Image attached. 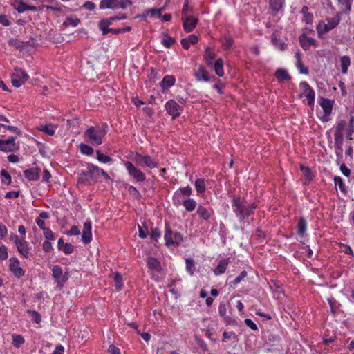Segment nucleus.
<instances>
[{"mask_svg":"<svg viewBox=\"0 0 354 354\" xmlns=\"http://www.w3.org/2000/svg\"><path fill=\"white\" fill-rule=\"evenodd\" d=\"M196 80L198 82H212L216 78L214 75H210L208 71L203 66H200L194 73Z\"/></svg>","mask_w":354,"mask_h":354,"instance_id":"obj_13","label":"nucleus"},{"mask_svg":"<svg viewBox=\"0 0 354 354\" xmlns=\"http://www.w3.org/2000/svg\"><path fill=\"white\" fill-rule=\"evenodd\" d=\"M1 176L3 178L1 179V183L4 185H8L11 183V176L10 174L6 171L5 169H2L1 171Z\"/></svg>","mask_w":354,"mask_h":354,"instance_id":"obj_48","label":"nucleus"},{"mask_svg":"<svg viewBox=\"0 0 354 354\" xmlns=\"http://www.w3.org/2000/svg\"><path fill=\"white\" fill-rule=\"evenodd\" d=\"M16 138L14 136L8 138L7 140H2L0 145V151L3 152H12L19 149L18 145L15 142Z\"/></svg>","mask_w":354,"mask_h":354,"instance_id":"obj_14","label":"nucleus"},{"mask_svg":"<svg viewBox=\"0 0 354 354\" xmlns=\"http://www.w3.org/2000/svg\"><path fill=\"white\" fill-rule=\"evenodd\" d=\"M41 169L39 167H32L24 171L25 177L29 181L38 180L40 178Z\"/></svg>","mask_w":354,"mask_h":354,"instance_id":"obj_21","label":"nucleus"},{"mask_svg":"<svg viewBox=\"0 0 354 354\" xmlns=\"http://www.w3.org/2000/svg\"><path fill=\"white\" fill-rule=\"evenodd\" d=\"M80 22V20L78 18H71L68 17L66 21L63 23V25L68 26H72L73 27L77 26Z\"/></svg>","mask_w":354,"mask_h":354,"instance_id":"obj_54","label":"nucleus"},{"mask_svg":"<svg viewBox=\"0 0 354 354\" xmlns=\"http://www.w3.org/2000/svg\"><path fill=\"white\" fill-rule=\"evenodd\" d=\"M147 266L149 269V272L150 274L153 275V278L154 275H158L162 271L160 262L155 257H148L147 259Z\"/></svg>","mask_w":354,"mask_h":354,"instance_id":"obj_12","label":"nucleus"},{"mask_svg":"<svg viewBox=\"0 0 354 354\" xmlns=\"http://www.w3.org/2000/svg\"><path fill=\"white\" fill-rule=\"evenodd\" d=\"M296 67L301 74L308 75L309 73L308 68L304 66L303 62L296 63Z\"/></svg>","mask_w":354,"mask_h":354,"instance_id":"obj_59","label":"nucleus"},{"mask_svg":"<svg viewBox=\"0 0 354 354\" xmlns=\"http://www.w3.org/2000/svg\"><path fill=\"white\" fill-rule=\"evenodd\" d=\"M299 86L304 89L301 97L302 95L305 96L308 101V105L313 107L314 106L315 99V92L314 89L306 81L301 82L299 83Z\"/></svg>","mask_w":354,"mask_h":354,"instance_id":"obj_11","label":"nucleus"},{"mask_svg":"<svg viewBox=\"0 0 354 354\" xmlns=\"http://www.w3.org/2000/svg\"><path fill=\"white\" fill-rule=\"evenodd\" d=\"M125 168L128 174L138 183H143L146 180L145 174L137 166L136 163L131 161L124 162Z\"/></svg>","mask_w":354,"mask_h":354,"instance_id":"obj_4","label":"nucleus"},{"mask_svg":"<svg viewBox=\"0 0 354 354\" xmlns=\"http://www.w3.org/2000/svg\"><path fill=\"white\" fill-rule=\"evenodd\" d=\"M183 205L185 209L189 212H193L196 207V202L194 198H186L180 201V205Z\"/></svg>","mask_w":354,"mask_h":354,"instance_id":"obj_31","label":"nucleus"},{"mask_svg":"<svg viewBox=\"0 0 354 354\" xmlns=\"http://www.w3.org/2000/svg\"><path fill=\"white\" fill-rule=\"evenodd\" d=\"M274 76L279 82L284 80L288 81L291 79L290 75L286 69L283 68L277 69L274 73Z\"/></svg>","mask_w":354,"mask_h":354,"instance_id":"obj_35","label":"nucleus"},{"mask_svg":"<svg viewBox=\"0 0 354 354\" xmlns=\"http://www.w3.org/2000/svg\"><path fill=\"white\" fill-rule=\"evenodd\" d=\"M341 71L343 74H346L351 64V60L349 56L344 55L339 58Z\"/></svg>","mask_w":354,"mask_h":354,"instance_id":"obj_33","label":"nucleus"},{"mask_svg":"<svg viewBox=\"0 0 354 354\" xmlns=\"http://www.w3.org/2000/svg\"><path fill=\"white\" fill-rule=\"evenodd\" d=\"M272 43L281 51H284L286 49L287 45L282 40L277 38L275 35L272 36Z\"/></svg>","mask_w":354,"mask_h":354,"instance_id":"obj_40","label":"nucleus"},{"mask_svg":"<svg viewBox=\"0 0 354 354\" xmlns=\"http://www.w3.org/2000/svg\"><path fill=\"white\" fill-rule=\"evenodd\" d=\"M245 325L254 331L258 330V327L256 324L250 319H245L244 320Z\"/></svg>","mask_w":354,"mask_h":354,"instance_id":"obj_62","label":"nucleus"},{"mask_svg":"<svg viewBox=\"0 0 354 354\" xmlns=\"http://www.w3.org/2000/svg\"><path fill=\"white\" fill-rule=\"evenodd\" d=\"M216 54L215 52L209 46L205 48V52L203 55L204 60L208 66L213 65V61L215 59Z\"/></svg>","mask_w":354,"mask_h":354,"instance_id":"obj_26","label":"nucleus"},{"mask_svg":"<svg viewBox=\"0 0 354 354\" xmlns=\"http://www.w3.org/2000/svg\"><path fill=\"white\" fill-rule=\"evenodd\" d=\"M307 227L308 222L306 219L304 217H300L296 226L297 233L300 238H304L306 236Z\"/></svg>","mask_w":354,"mask_h":354,"instance_id":"obj_22","label":"nucleus"},{"mask_svg":"<svg viewBox=\"0 0 354 354\" xmlns=\"http://www.w3.org/2000/svg\"><path fill=\"white\" fill-rule=\"evenodd\" d=\"M186 270L191 275H194L195 272V263L192 259H186Z\"/></svg>","mask_w":354,"mask_h":354,"instance_id":"obj_42","label":"nucleus"},{"mask_svg":"<svg viewBox=\"0 0 354 354\" xmlns=\"http://www.w3.org/2000/svg\"><path fill=\"white\" fill-rule=\"evenodd\" d=\"M192 194V188L189 185L180 187L173 194V203L176 206L180 205V201L184 200L183 198L187 197L188 198Z\"/></svg>","mask_w":354,"mask_h":354,"instance_id":"obj_7","label":"nucleus"},{"mask_svg":"<svg viewBox=\"0 0 354 354\" xmlns=\"http://www.w3.org/2000/svg\"><path fill=\"white\" fill-rule=\"evenodd\" d=\"M231 203L233 212L240 222H245L249 216L254 215L257 207L256 203H248L241 196L234 197Z\"/></svg>","mask_w":354,"mask_h":354,"instance_id":"obj_1","label":"nucleus"},{"mask_svg":"<svg viewBox=\"0 0 354 354\" xmlns=\"http://www.w3.org/2000/svg\"><path fill=\"white\" fill-rule=\"evenodd\" d=\"M198 41V37L196 35H189L187 37L183 38L180 41V44L183 48L185 50H188L190 47V44H196Z\"/></svg>","mask_w":354,"mask_h":354,"instance_id":"obj_28","label":"nucleus"},{"mask_svg":"<svg viewBox=\"0 0 354 354\" xmlns=\"http://www.w3.org/2000/svg\"><path fill=\"white\" fill-rule=\"evenodd\" d=\"M28 75L23 69L15 68L11 75L12 84L15 87L19 88L28 80Z\"/></svg>","mask_w":354,"mask_h":354,"instance_id":"obj_6","label":"nucleus"},{"mask_svg":"<svg viewBox=\"0 0 354 354\" xmlns=\"http://www.w3.org/2000/svg\"><path fill=\"white\" fill-rule=\"evenodd\" d=\"M161 236V231L158 227L152 228L151 232V239L155 241H158V239Z\"/></svg>","mask_w":354,"mask_h":354,"instance_id":"obj_57","label":"nucleus"},{"mask_svg":"<svg viewBox=\"0 0 354 354\" xmlns=\"http://www.w3.org/2000/svg\"><path fill=\"white\" fill-rule=\"evenodd\" d=\"M309 8L306 6H304L301 8V12L303 15L302 21L306 24H311L313 21V15L308 11Z\"/></svg>","mask_w":354,"mask_h":354,"instance_id":"obj_36","label":"nucleus"},{"mask_svg":"<svg viewBox=\"0 0 354 354\" xmlns=\"http://www.w3.org/2000/svg\"><path fill=\"white\" fill-rule=\"evenodd\" d=\"M175 42H176V40L174 38L171 37L167 35H165V37L162 38V39L161 41V44L166 48H169Z\"/></svg>","mask_w":354,"mask_h":354,"instance_id":"obj_47","label":"nucleus"},{"mask_svg":"<svg viewBox=\"0 0 354 354\" xmlns=\"http://www.w3.org/2000/svg\"><path fill=\"white\" fill-rule=\"evenodd\" d=\"M24 343V339L22 336L15 335L13 337L12 344L15 347L19 348Z\"/></svg>","mask_w":354,"mask_h":354,"instance_id":"obj_58","label":"nucleus"},{"mask_svg":"<svg viewBox=\"0 0 354 354\" xmlns=\"http://www.w3.org/2000/svg\"><path fill=\"white\" fill-rule=\"evenodd\" d=\"M111 24L110 19H103L99 22V28L102 30L103 35H106L111 32L109 25Z\"/></svg>","mask_w":354,"mask_h":354,"instance_id":"obj_38","label":"nucleus"},{"mask_svg":"<svg viewBox=\"0 0 354 354\" xmlns=\"http://www.w3.org/2000/svg\"><path fill=\"white\" fill-rule=\"evenodd\" d=\"M40 131L46 133V134H48L49 136H53L55 133V128L54 125L49 124L42 127L40 129Z\"/></svg>","mask_w":354,"mask_h":354,"instance_id":"obj_49","label":"nucleus"},{"mask_svg":"<svg viewBox=\"0 0 354 354\" xmlns=\"http://www.w3.org/2000/svg\"><path fill=\"white\" fill-rule=\"evenodd\" d=\"M52 276L59 286H63L69 277L68 269L63 272L62 268L59 266H55L52 269Z\"/></svg>","mask_w":354,"mask_h":354,"instance_id":"obj_9","label":"nucleus"},{"mask_svg":"<svg viewBox=\"0 0 354 354\" xmlns=\"http://www.w3.org/2000/svg\"><path fill=\"white\" fill-rule=\"evenodd\" d=\"M130 5H131V1L130 0H112V10H114L115 8H126Z\"/></svg>","mask_w":354,"mask_h":354,"instance_id":"obj_39","label":"nucleus"},{"mask_svg":"<svg viewBox=\"0 0 354 354\" xmlns=\"http://www.w3.org/2000/svg\"><path fill=\"white\" fill-rule=\"evenodd\" d=\"M230 263V258H225L220 260L218 266L214 268V273L216 276L221 275L223 274Z\"/></svg>","mask_w":354,"mask_h":354,"instance_id":"obj_27","label":"nucleus"},{"mask_svg":"<svg viewBox=\"0 0 354 354\" xmlns=\"http://www.w3.org/2000/svg\"><path fill=\"white\" fill-rule=\"evenodd\" d=\"M58 249L66 254H71L73 251V246L71 243H64L62 238L58 240Z\"/></svg>","mask_w":354,"mask_h":354,"instance_id":"obj_32","label":"nucleus"},{"mask_svg":"<svg viewBox=\"0 0 354 354\" xmlns=\"http://www.w3.org/2000/svg\"><path fill=\"white\" fill-rule=\"evenodd\" d=\"M193 11V8L189 5V0H185L182 8V17H185V16H189L188 13L192 12Z\"/></svg>","mask_w":354,"mask_h":354,"instance_id":"obj_45","label":"nucleus"},{"mask_svg":"<svg viewBox=\"0 0 354 354\" xmlns=\"http://www.w3.org/2000/svg\"><path fill=\"white\" fill-rule=\"evenodd\" d=\"M300 170L306 178H307L309 180H312L313 174L310 167L301 165Z\"/></svg>","mask_w":354,"mask_h":354,"instance_id":"obj_50","label":"nucleus"},{"mask_svg":"<svg viewBox=\"0 0 354 354\" xmlns=\"http://www.w3.org/2000/svg\"><path fill=\"white\" fill-rule=\"evenodd\" d=\"M346 126V122L345 121H340L338 122L336 129H335V133L342 134V131Z\"/></svg>","mask_w":354,"mask_h":354,"instance_id":"obj_64","label":"nucleus"},{"mask_svg":"<svg viewBox=\"0 0 354 354\" xmlns=\"http://www.w3.org/2000/svg\"><path fill=\"white\" fill-rule=\"evenodd\" d=\"M164 239L167 246L178 245L183 241V235L179 232H173L166 223Z\"/></svg>","mask_w":354,"mask_h":354,"instance_id":"obj_5","label":"nucleus"},{"mask_svg":"<svg viewBox=\"0 0 354 354\" xmlns=\"http://www.w3.org/2000/svg\"><path fill=\"white\" fill-rule=\"evenodd\" d=\"M91 223L90 221H86L84 224L82 240L84 243H88L91 241Z\"/></svg>","mask_w":354,"mask_h":354,"instance_id":"obj_23","label":"nucleus"},{"mask_svg":"<svg viewBox=\"0 0 354 354\" xmlns=\"http://www.w3.org/2000/svg\"><path fill=\"white\" fill-rule=\"evenodd\" d=\"M132 160L137 166L141 167H148L149 169H154L158 167V160L149 155H142L140 153L136 152L132 158Z\"/></svg>","mask_w":354,"mask_h":354,"instance_id":"obj_3","label":"nucleus"},{"mask_svg":"<svg viewBox=\"0 0 354 354\" xmlns=\"http://www.w3.org/2000/svg\"><path fill=\"white\" fill-rule=\"evenodd\" d=\"M28 312L29 314L31 315L32 320L35 323L39 324L41 322V316L38 312H37L35 310H28Z\"/></svg>","mask_w":354,"mask_h":354,"instance_id":"obj_60","label":"nucleus"},{"mask_svg":"<svg viewBox=\"0 0 354 354\" xmlns=\"http://www.w3.org/2000/svg\"><path fill=\"white\" fill-rule=\"evenodd\" d=\"M340 10L338 12L348 13L351 10L353 0H337Z\"/></svg>","mask_w":354,"mask_h":354,"instance_id":"obj_29","label":"nucleus"},{"mask_svg":"<svg viewBox=\"0 0 354 354\" xmlns=\"http://www.w3.org/2000/svg\"><path fill=\"white\" fill-rule=\"evenodd\" d=\"M299 41L301 47L306 51L309 50L311 46L316 45V40L308 37L306 34L299 36Z\"/></svg>","mask_w":354,"mask_h":354,"instance_id":"obj_18","label":"nucleus"},{"mask_svg":"<svg viewBox=\"0 0 354 354\" xmlns=\"http://www.w3.org/2000/svg\"><path fill=\"white\" fill-rule=\"evenodd\" d=\"M15 242L17 248L18 252L24 257L28 258L29 254L28 242L26 241L24 239L19 240L18 236L17 235L15 236Z\"/></svg>","mask_w":354,"mask_h":354,"instance_id":"obj_17","label":"nucleus"},{"mask_svg":"<svg viewBox=\"0 0 354 354\" xmlns=\"http://www.w3.org/2000/svg\"><path fill=\"white\" fill-rule=\"evenodd\" d=\"M10 270L13 272L15 277H21L24 274V271L22 268L19 266V261L16 258H11L10 259Z\"/></svg>","mask_w":354,"mask_h":354,"instance_id":"obj_19","label":"nucleus"},{"mask_svg":"<svg viewBox=\"0 0 354 354\" xmlns=\"http://www.w3.org/2000/svg\"><path fill=\"white\" fill-rule=\"evenodd\" d=\"M342 12H337L333 17H326V24L319 22L317 26V32L319 37L336 28L340 23Z\"/></svg>","mask_w":354,"mask_h":354,"instance_id":"obj_2","label":"nucleus"},{"mask_svg":"<svg viewBox=\"0 0 354 354\" xmlns=\"http://www.w3.org/2000/svg\"><path fill=\"white\" fill-rule=\"evenodd\" d=\"M163 10V8L160 9H148L145 10V15H149L150 17L158 16V17H161V12Z\"/></svg>","mask_w":354,"mask_h":354,"instance_id":"obj_52","label":"nucleus"},{"mask_svg":"<svg viewBox=\"0 0 354 354\" xmlns=\"http://www.w3.org/2000/svg\"><path fill=\"white\" fill-rule=\"evenodd\" d=\"M248 275V272L245 270H243L239 276H237L234 280L232 282V286H236L245 277Z\"/></svg>","mask_w":354,"mask_h":354,"instance_id":"obj_55","label":"nucleus"},{"mask_svg":"<svg viewBox=\"0 0 354 354\" xmlns=\"http://www.w3.org/2000/svg\"><path fill=\"white\" fill-rule=\"evenodd\" d=\"M8 44L10 46H15L17 49H21L25 46L24 42H20L17 39H10Z\"/></svg>","mask_w":354,"mask_h":354,"instance_id":"obj_56","label":"nucleus"},{"mask_svg":"<svg viewBox=\"0 0 354 354\" xmlns=\"http://www.w3.org/2000/svg\"><path fill=\"white\" fill-rule=\"evenodd\" d=\"M43 232L45 238L46 239V241L55 239L54 234L50 228L47 227L46 229H44Z\"/></svg>","mask_w":354,"mask_h":354,"instance_id":"obj_63","label":"nucleus"},{"mask_svg":"<svg viewBox=\"0 0 354 354\" xmlns=\"http://www.w3.org/2000/svg\"><path fill=\"white\" fill-rule=\"evenodd\" d=\"M93 181V179H90L86 174L82 171L80 174L77 183L80 185H89Z\"/></svg>","mask_w":354,"mask_h":354,"instance_id":"obj_46","label":"nucleus"},{"mask_svg":"<svg viewBox=\"0 0 354 354\" xmlns=\"http://www.w3.org/2000/svg\"><path fill=\"white\" fill-rule=\"evenodd\" d=\"M176 78L174 75H165L162 80L160 83V86L162 89H167L175 84Z\"/></svg>","mask_w":354,"mask_h":354,"instance_id":"obj_30","label":"nucleus"},{"mask_svg":"<svg viewBox=\"0 0 354 354\" xmlns=\"http://www.w3.org/2000/svg\"><path fill=\"white\" fill-rule=\"evenodd\" d=\"M84 136L92 144L100 145L102 142L100 132L93 127L86 131Z\"/></svg>","mask_w":354,"mask_h":354,"instance_id":"obj_15","label":"nucleus"},{"mask_svg":"<svg viewBox=\"0 0 354 354\" xmlns=\"http://www.w3.org/2000/svg\"><path fill=\"white\" fill-rule=\"evenodd\" d=\"M181 20L185 32H192L198 22V19L194 16H185V17H182Z\"/></svg>","mask_w":354,"mask_h":354,"instance_id":"obj_16","label":"nucleus"},{"mask_svg":"<svg viewBox=\"0 0 354 354\" xmlns=\"http://www.w3.org/2000/svg\"><path fill=\"white\" fill-rule=\"evenodd\" d=\"M223 65L224 63L222 58L217 59L212 65L214 66L215 73L220 77H223L225 74Z\"/></svg>","mask_w":354,"mask_h":354,"instance_id":"obj_34","label":"nucleus"},{"mask_svg":"<svg viewBox=\"0 0 354 354\" xmlns=\"http://www.w3.org/2000/svg\"><path fill=\"white\" fill-rule=\"evenodd\" d=\"M97 158L99 161L104 163L108 162L111 160L109 156L104 155L100 151H97Z\"/></svg>","mask_w":354,"mask_h":354,"instance_id":"obj_61","label":"nucleus"},{"mask_svg":"<svg viewBox=\"0 0 354 354\" xmlns=\"http://www.w3.org/2000/svg\"><path fill=\"white\" fill-rule=\"evenodd\" d=\"M233 44H234V40L232 37L225 36L223 38L222 44H223V46L225 50L230 49L232 48Z\"/></svg>","mask_w":354,"mask_h":354,"instance_id":"obj_53","label":"nucleus"},{"mask_svg":"<svg viewBox=\"0 0 354 354\" xmlns=\"http://www.w3.org/2000/svg\"><path fill=\"white\" fill-rule=\"evenodd\" d=\"M87 169H90L91 171V179H93V180L100 176V169L93 164L88 163L87 165Z\"/></svg>","mask_w":354,"mask_h":354,"instance_id":"obj_41","label":"nucleus"},{"mask_svg":"<svg viewBox=\"0 0 354 354\" xmlns=\"http://www.w3.org/2000/svg\"><path fill=\"white\" fill-rule=\"evenodd\" d=\"M79 147L80 151L82 154L91 156L93 153V149L86 144L81 143Z\"/></svg>","mask_w":354,"mask_h":354,"instance_id":"obj_43","label":"nucleus"},{"mask_svg":"<svg viewBox=\"0 0 354 354\" xmlns=\"http://www.w3.org/2000/svg\"><path fill=\"white\" fill-rule=\"evenodd\" d=\"M196 214L199 216V218L207 221L214 215V210L212 209H208L203 205H199L197 207Z\"/></svg>","mask_w":354,"mask_h":354,"instance_id":"obj_20","label":"nucleus"},{"mask_svg":"<svg viewBox=\"0 0 354 354\" xmlns=\"http://www.w3.org/2000/svg\"><path fill=\"white\" fill-rule=\"evenodd\" d=\"M333 180H334V183H335V186H338L342 192H343V193L346 192V186L344 183L343 179L340 176H335L334 177Z\"/></svg>","mask_w":354,"mask_h":354,"instance_id":"obj_44","label":"nucleus"},{"mask_svg":"<svg viewBox=\"0 0 354 354\" xmlns=\"http://www.w3.org/2000/svg\"><path fill=\"white\" fill-rule=\"evenodd\" d=\"M165 108L167 114L169 115L173 120L179 117L183 111V108L174 100H168L165 104Z\"/></svg>","mask_w":354,"mask_h":354,"instance_id":"obj_10","label":"nucleus"},{"mask_svg":"<svg viewBox=\"0 0 354 354\" xmlns=\"http://www.w3.org/2000/svg\"><path fill=\"white\" fill-rule=\"evenodd\" d=\"M194 186L198 195H202L205 193L206 186L204 178H197L194 182Z\"/></svg>","mask_w":354,"mask_h":354,"instance_id":"obj_37","label":"nucleus"},{"mask_svg":"<svg viewBox=\"0 0 354 354\" xmlns=\"http://www.w3.org/2000/svg\"><path fill=\"white\" fill-rule=\"evenodd\" d=\"M227 339H232L233 341H237L238 337L234 331H230V332L225 331L223 333V341H226Z\"/></svg>","mask_w":354,"mask_h":354,"instance_id":"obj_51","label":"nucleus"},{"mask_svg":"<svg viewBox=\"0 0 354 354\" xmlns=\"http://www.w3.org/2000/svg\"><path fill=\"white\" fill-rule=\"evenodd\" d=\"M112 277L114 282L115 290L117 292L121 291L124 288V279L123 276L118 272H112Z\"/></svg>","mask_w":354,"mask_h":354,"instance_id":"obj_25","label":"nucleus"},{"mask_svg":"<svg viewBox=\"0 0 354 354\" xmlns=\"http://www.w3.org/2000/svg\"><path fill=\"white\" fill-rule=\"evenodd\" d=\"M335 101L320 97L319 99V104L320 106L324 110V115L320 118L321 120L323 122H328L329 120V116L332 113L333 105Z\"/></svg>","mask_w":354,"mask_h":354,"instance_id":"obj_8","label":"nucleus"},{"mask_svg":"<svg viewBox=\"0 0 354 354\" xmlns=\"http://www.w3.org/2000/svg\"><path fill=\"white\" fill-rule=\"evenodd\" d=\"M285 0H269V7L272 15L283 10Z\"/></svg>","mask_w":354,"mask_h":354,"instance_id":"obj_24","label":"nucleus"}]
</instances>
